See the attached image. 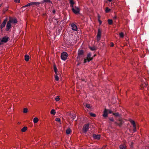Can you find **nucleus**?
Returning <instances> with one entry per match:
<instances>
[{
    "mask_svg": "<svg viewBox=\"0 0 149 149\" xmlns=\"http://www.w3.org/2000/svg\"><path fill=\"white\" fill-rule=\"evenodd\" d=\"M10 39L9 37L6 36L3 37L2 39H0V45L3 44L4 43H6Z\"/></svg>",
    "mask_w": 149,
    "mask_h": 149,
    "instance_id": "1",
    "label": "nucleus"
},
{
    "mask_svg": "<svg viewBox=\"0 0 149 149\" xmlns=\"http://www.w3.org/2000/svg\"><path fill=\"white\" fill-rule=\"evenodd\" d=\"M93 58L91 57V54L90 53H88L87 55V57L86 58H84V63H85L87 61L89 62L93 60Z\"/></svg>",
    "mask_w": 149,
    "mask_h": 149,
    "instance_id": "2",
    "label": "nucleus"
},
{
    "mask_svg": "<svg viewBox=\"0 0 149 149\" xmlns=\"http://www.w3.org/2000/svg\"><path fill=\"white\" fill-rule=\"evenodd\" d=\"M68 56V54L67 53L65 52H63L61 53V58L63 60H66Z\"/></svg>",
    "mask_w": 149,
    "mask_h": 149,
    "instance_id": "3",
    "label": "nucleus"
},
{
    "mask_svg": "<svg viewBox=\"0 0 149 149\" xmlns=\"http://www.w3.org/2000/svg\"><path fill=\"white\" fill-rule=\"evenodd\" d=\"M72 7V11L74 13L77 14L79 13L80 11V9L78 7H74V6H73V7Z\"/></svg>",
    "mask_w": 149,
    "mask_h": 149,
    "instance_id": "4",
    "label": "nucleus"
},
{
    "mask_svg": "<svg viewBox=\"0 0 149 149\" xmlns=\"http://www.w3.org/2000/svg\"><path fill=\"white\" fill-rule=\"evenodd\" d=\"M101 31L99 29H98L97 33V41H98L100 40L101 38Z\"/></svg>",
    "mask_w": 149,
    "mask_h": 149,
    "instance_id": "5",
    "label": "nucleus"
},
{
    "mask_svg": "<svg viewBox=\"0 0 149 149\" xmlns=\"http://www.w3.org/2000/svg\"><path fill=\"white\" fill-rule=\"evenodd\" d=\"M89 128V124H87L84 125L83 127L82 130L84 132L86 133L88 131Z\"/></svg>",
    "mask_w": 149,
    "mask_h": 149,
    "instance_id": "6",
    "label": "nucleus"
},
{
    "mask_svg": "<svg viewBox=\"0 0 149 149\" xmlns=\"http://www.w3.org/2000/svg\"><path fill=\"white\" fill-rule=\"evenodd\" d=\"M71 27L72 29L74 31H77V26L74 23L71 24Z\"/></svg>",
    "mask_w": 149,
    "mask_h": 149,
    "instance_id": "7",
    "label": "nucleus"
},
{
    "mask_svg": "<svg viewBox=\"0 0 149 149\" xmlns=\"http://www.w3.org/2000/svg\"><path fill=\"white\" fill-rule=\"evenodd\" d=\"M11 25L10 22L8 21L6 25V31H8L9 30V29L11 28Z\"/></svg>",
    "mask_w": 149,
    "mask_h": 149,
    "instance_id": "8",
    "label": "nucleus"
},
{
    "mask_svg": "<svg viewBox=\"0 0 149 149\" xmlns=\"http://www.w3.org/2000/svg\"><path fill=\"white\" fill-rule=\"evenodd\" d=\"M130 121L132 125L133 126V127L134 128L133 131L134 132L136 131V127L135 122L134 120H131Z\"/></svg>",
    "mask_w": 149,
    "mask_h": 149,
    "instance_id": "9",
    "label": "nucleus"
},
{
    "mask_svg": "<svg viewBox=\"0 0 149 149\" xmlns=\"http://www.w3.org/2000/svg\"><path fill=\"white\" fill-rule=\"evenodd\" d=\"M7 21V20L6 19L4 20L3 22L1 24L0 26V28L1 29H2L3 27H4L5 26Z\"/></svg>",
    "mask_w": 149,
    "mask_h": 149,
    "instance_id": "10",
    "label": "nucleus"
},
{
    "mask_svg": "<svg viewBox=\"0 0 149 149\" xmlns=\"http://www.w3.org/2000/svg\"><path fill=\"white\" fill-rule=\"evenodd\" d=\"M9 22H10L11 23H16L17 22V20L15 19H10L9 21Z\"/></svg>",
    "mask_w": 149,
    "mask_h": 149,
    "instance_id": "11",
    "label": "nucleus"
},
{
    "mask_svg": "<svg viewBox=\"0 0 149 149\" xmlns=\"http://www.w3.org/2000/svg\"><path fill=\"white\" fill-rule=\"evenodd\" d=\"M93 137L97 139H99L100 138V135H96L95 134H93Z\"/></svg>",
    "mask_w": 149,
    "mask_h": 149,
    "instance_id": "12",
    "label": "nucleus"
},
{
    "mask_svg": "<svg viewBox=\"0 0 149 149\" xmlns=\"http://www.w3.org/2000/svg\"><path fill=\"white\" fill-rule=\"evenodd\" d=\"M103 116L104 117H107V110L106 109H105L104 111L103 114Z\"/></svg>",
    "mask_w": 149,
    "mask_h": 149,
    "instance_id": "13",
    "label": "nucleus"
},
{
    "mask_svg": "<svg viewBox=\"0 0 149 149\" xmlns=\"http://www.w3.org/2000/svg\"><path fill=\"white\" fill-rule=\"evenodd\" d=\"M126 147V146L125 144H122L120 146V149H125Z\"/></svg>",
    "mask_w": 149,
    "mask_h": 149,
    "instance_id": "14",
    "label": "nucleus"
},
{
    "mask_svg": "<svg viewBox=\"0 0 149 149\" xmlns=\"http://www.w3.org/2000/svg\"><path fill=\"white\" fill-rule=\"evenodd\" d=\"M84 52L83 50H79L78 52V56H79L80 55L83 54Z\"/></svg>",
    "mask_w": 149,
    "mask_h": 149,
    "instance_id": "15",
    "label": "nucleus"
},
{
    "mask_svg": "<svg viewBox=\"0 0 149 149\" xmlns=\"http://www.w3.org/2000/svg\"><path fill=\"white\" fill-rule=\"evenodd\" d=\"M38 119L36 117L34 118L33 119V122L34 123H37L38 121Z\"/></svg>",
    "mask_w": 149,
    "mask_h": 149,
    "instance_id": "16",
    "label": "nucleus"
},
{
    "mask_svg": "<svg viewBox=\"0 0 149 149\" xmlns=\"http://www.w3.org/2000/svg\"><path fill=\"white\" fill-rule=\"evenodd\" d=\"M29 57L28 55H26L25 56V60L26 61H29Z\"/></svg>",
    "mask_w": 149,
    "mask_h": 149,
    "instance_id": "17",
    "label": "nucleus"
},
{
    "mask_svg": "<svg viewBox=\"0 0 149 149\" xmlns=\"http://www.w3.org/2000/svg\"><path fill=\"white\" fill-rule=\"evenodd\" d=\"M27 127H24L22 129L21 131L22 132H24L27 130Z\"/></svg>",
    "mask_w": 149,
    "mask_h": 149,
    "instance_id": "18",
    "label": "nucleus"
},
{
    "mask_svg": "<svg viewBox=\"0 0 149 149\" xmlns=\"http://www.w3.org/2000/svg\"><path fill=\"white\" fill-rule=\"evenodd\" d=\"M70 3V6L71 7H73L74 4V2L73 0H69Z\"/></svg>",
    "mask_w": 149,
    "mask_h": 149,
    "instance_id": "19",
    "label": "nucleus"
},
{
    "mask_svg": "<svg viewBox=\"0 0 149 149\" xmlns=\"http://www.w3.org/2000/svg\"><path fill=\"white\" fill-rule=\"evenodd\" d=\"M71 132V130L70 129V128H68L66 130V133L67 134H70Z\"/></svg>",
    "mask_w": 149,
    "mask_h": 149,
    "instance_id": "20",
    "label": "nucleus"
},
{
    "mask_svg": "<svg viewBox=\"0 0 149 149\" xmlns=\"http://www.w3.org/2000/svg\"><path fill=\"white\" fill-rule=\"evenodd\" d=\"M50 113L51 114L55 115L56 114V112L55 110L52 109L50 111Z\"/></svg>",
    "mask_w": 149,
    "mask_h": 149,
    "instance_id": "21",
    "label": "nucleus"
},
{
    "mask_svg": "<svg viewBox=\"0 0 149 149\" xmlns=\"http://www.w3.org/2000/svg\"><path fill=\"white\" fill-rule=\"evenodd\" d=\"M108 24L109 25H111L113 24V21L111 19H108Z\"/></svg>",
    "mask_w": 149,
    "mask_h": 149,
    "instance_id": "22",
    "label": "nucleus"
},
{
    "mask_svg": "<svg viewBox=\"0 0 149 149\" xmlns=\"http://www.w3.org/2000/svg\"><path fill=\"white\" fill-rule=\"evenodd\" d=\"M110 10H111L108 7H107L106 8L105 12L106 13H108L109 12Z\"/></svg>",
    "mask_w": 149,
    "mask_h": 149,
    "instance_id": "23",
    "label": "nucleus"
},
{
    "mask_svg": "<svg viewBox=\"0 0 149 149\" xmlns=\"http://www.w3.org/2000/svg\"><path fill=\"white\" fill-rule=\"evenodd\" d=\"M31 6V2L29 3H27L26 5H25L24 6H23L22 8H24L26 7L29 6Z\"/></svg>",
    "mask_w": 149,
    "mask_h": 149,
    "instance_id": "24",
    "label": "nucleus"
},
{
    "mask_svg": "<svg viewBox=\"0 0 149 149\" xmlns=\"http://www.w3.org/2000/svg\"><path fill=\"white\" fill-rule=\"evenodd\" d=\"M42 3V2H35V5L37 6H38L40 4Z\"/></svg>",
    "mask_w": 149,
    "mask_h": 149,
    "instance_id": "25",
    "label": "nucleus"
},
{
    "mask_svg": "<svg viewBox=\"0 0 149 149\" xmlns=\"http://www.w3.org/2000/svg\"><path fill=\"white\" fill-rule=\"evenodd\" d=\"M120 37L121 38H123L124 36V34L123 32H121L119 33Z\"/></svg>",
    "mask_w": 149,
    "mask_h": 149,
    "instance_id": "26",
    "label": "nucleus"
},
{
    "mask_svg": "<svg viewBox=\"0 0 149 149\" xmlns=\"http://www.w3.org/2000/svg\"><path fill=\"white\" fill-rule=\"evenodd\" d=\"M28 112V109L27 108H24L23 109V112L24 113H27Z\"/></svg>",
    "mask_w": 149,
    "mask_h": 149,
    "instance_id": "27",
    "label": "nucleus"
},
{
    "mask_svg": "<svg viewBox=\"0 0 149 149\" xmlns=\"http://www.w3.org/2000/svg\"><path fill=\"white\" fill-rule=\"evenodd\" d=\"M45 2H48L49 3H51V2L50 0H43V1H42V3Z\"/></svg>",
    "mask_w": 149,
    "mask_h": 149,
    "instance_id": "28",
    "label": "nucleus"
},
{
    "mask_svg": "<svg viewBox=\"0 0 149 149\" xmlns=\"http://www.w3.org/2000/svg\"><path fill=\"white\" fill-rule=\"evenodd\" d=\"M55 120L56 121L59 122L60 124H61V120H60V118H56V119H55Z\"/></svg>",
    "mask_w": 149,
    "mask_h": 149,
    "instance_id": "29",
    "label": "nucleus"
},
{
    "mask_svg": "<svg viewBox=\"0 0 149 149\" xmlns=\"http://www.w3.org/2000/svg\"><path fill=\"white\" fill-rule=\"evenodd\" d=\"M119 121L120 122V123L119 124V125L120 126L124 122L121 119H119Z\"/></svg>",
    "mask_w": 149,
    "mask_h": 149,
    "instance_id": "30",
    "label": "nucleus"
},
{
    "mask_svg": "<svg viewBox=\"0 0 149 149\" xmlns=\"http://www.w3.org/2000/svg\"><path fill=\"white\" fill-rule=\"evenodd\" d=\"M90 49L92 51H93L96 49L95 48V47H89Z\"/></svg>",
    "mask_w": 149,
    "mask_h": 149,
    "instance_id": "31",
    "label": "nucleus"
},
{
    "mask_svg": "<svg viewBox=\"0 0 149 149\" xmlns=\"http://www.w3.org/2000/svg\"><path fill=\"white\" fill-rule=\"evenodd\" d=\"M86 106L88 109H91V107L90 104H86Z\"/></svg>",
    "mask_w": 149,
    "mask_h": 149,
    "instance_id": "32",
    "label": "nucleus"
},
{
    "mask_svg": "<svg viewBox=\"0 0 149 149\" xmlns=\"http://www.w3.org/2000/svg\"><path fill=\"white\" fill-rule=\"evenodd\" d=\"M90 115L92 117H95L96 116V115L95 113H90Z\"/></svg>",
    "mask_w": 149,
    "mask_h": 149,
    "instance_id": "33",
    "label": "nucleus"
},
{
    "mask_svg": "<svg viewBox=\"0 0 149 149\" xmlns=\"http://www.w3.org/2000/svg\"><path fill=\"white\" fill-rule=\"evenodd\" d=\"M55 100L57 101H59L60 100V98L58 96H57Z\"/></svg>",
    "mask_w": 149,
    "mask_h": 149,
    "instance_id": "34",
    "label": "nucleus"
},
{
    "mask_svg": "<svg viewBox=\"0 0 149 149\" xmlns=\"http://www.w3.org/2000/svg\"><path fill=\"white\" fill-rule=\"evenodd\" d=\"M55 77L56 80L58 81L59 80V78L57 75H55Z\"/></svg>",
    "mask_w": 149,
    "mask_h": 149,
    "instance_id": "35",
    "label": "nucleus"
},
{
    "mask_svg": "<svg viewBox=\"0 0 149 149\" xmlns=\"http://www.w3.org/2000/svg\"><path fill=\"white\" fill-rule=\"evenodd\" d=\"M54 70L56 74L57 73V69L56 67L54 66Z\"/></svg>",
    "mask_w": 149,
    "mask_h": 149,
    "instance_id": "36",
    "label": "nucleus"
},
{
    "mask_svg": "<svg viewBox=\"0 0 149 149\" xmlns=\"http://www.w3.org/2000/svg\"><path fill=\"white\" fill-rule=\"evenodd\" d=\"M113 114L115 116H119V113H113Z\"/></svg>",
    "mask_w": 149,
    "mask_h": 149,
    "instance_id": "37",
    "label": "nucleus"
},
{
    "mask_svg": "<svg viewBox=\"0 0 149 149\" xmlns=\"http://www.w3.org/2000/svg\"><path fill=\"white\" fill-rule=\"evenodd\" d=\"M31 6H33L35 5V2H31Z\"/></svg>",
    "mask_w": 149,
    "mask_h": 149,
    "instance_id": "38",
    "label": "nucleus"
},
{
    "mask_svg": "<svg viewBox=\"0 0 149 149\" xmlns=\"http://www.w3.org/2000/svg\"><path fill=\"white\" fill-rule=\"evenodd\" d=\"M14 1L16 2H17L18 3H20V0H15Z\"/></svg>",
    "mask_w": 149,
    "mask_h": 149,
    "instance_id": "39",
    "label": "nucleus"
},
{
    "mask_svg": "<svg viewBox=\"0 0 149 149\" xmlns=\"http://www.w3.org/2000/svg\"><path fill=\"white\" fill-rule=\"evenodd\" d=\"M107 111L109 113H112V111L111 110H107Z\"/></svg>",
    "mask_w": 149,
    "mask_h": 149,
    "instance_id": "40",
    "label": "nucleus"
},
{
    "mask_svg": "<svg viewBox=\"0 0 149 149\" xmlns=\"http://www.w3.org/2000/svg\"><path fill=\"white\" fill-rule=\"evenodd\" d=\"M97 17L98 20H100V15L99 14H98Z\"/></svg>",
    "mask_w": 149,
    "mask_h": 149,
    "instance_id": "41",
    "label": "nucleus"
},
{
    "mask_svg": "<svg viewBox=\"0 0 149 149\" xmlns=\"http://www.w3.org/2000/svg\"><path fill=\"white\" fill-rule=\"evenodd\" d=\"M113 46H114V44L113 43L111 42V43L110 46L111 47H113Z\"/></svg>",
    "mask_w": 149,
    "mask_h": 149,
    "instance_id": "42",
    "label": "nucleus"
},
{
    "mask_svg": "<svg viewBox=\"0 0 149 149\" xmlns=\"http://www.w3.org/2000/svg\"><path fill=\"white\" fill-rule=\"evenodd\" d=\"M98 22H99L100 23V25L102 23V22L100 20V19L98 20Z\"/></svg>",
    "mask_w": 149,
    "mask_h": 149,
    "instance_id": "43",
    "label": "nucleus"
},
{
    "mask_svg": "<svg viewBox=\"0 0 149 149\" xmlns=\"http://www.w3.org/2000/svg\"><path fill=\"white\" fill-rule=\"evenodd\" d=\"M75 118V115H74V116H73V117L72 118V120H74V118Z\"/></svg>",
    "mask_w": 149,
    "mask_h": 149,
    "instance_id": "44",
    "label": "nucleus"
},
{
    "mask_svg": "<svg viewBox=\"0 0 149 149\" xmlns=\"http://www.w3.org/2000/svg\"><path fill=\"white\" fill-rule=\"evenodd\" d=\"M110 120H111V121H113V118H110Z\"/></svg>",
    "mask_w": 149,
    "mask_h": 149,
    "instance_id": "45",
    "label": "nucleus"
},
{
    "mask_svg": "<svg viewBox=\"0 0 149 149\" xmlns=\"http://www.w3.org/2000/svg\"><path fill=\"white\" fill-rule=\"evenodd\" d=\"M114 18V19H116V18H117V17H116V16H115V17H114V18Z\"/></svg>",
    "mask_w": 149,
    "mask_h": 149,
    "instance_id": "46",
    "label": "nucleus"
},
{
    "mask_svg": "<svg viewBox=\"0 0 149 149\" xmlns=\"http://www.w3.org/2000/svg\"><path fill=\"white\" fill-rule=\"evenodd\" d=\"M108 1L110 2L112 1V0H108Z\"/></svg>",
    "mask_w": 149,
    "mask_h": 149,
    "instance_id": "47",
    "label": "nucleus"
},
{
    "mask_svg": "<svg viewBox=\"0 0 149 149\" xmlns=\"http://www.w3.org/2000/svg\"><path fill=\"white\" fill-rule=\"evenodd\" d=\"M53 12H54V13L55 12V10H54Z\"/></svg>",
    "mask_w": 149,
    "mask_h": 149,
    "instance_id": "48",
    "label": "nucleus"
},
{
    "mask_svg": "<svg viewBox=\"0 0 149 149\" xmlns=\"http://www.w3.org/2000/svg\"><path fill=\"white\" fill-rule=\"evenodd\" d=\"M96 56V55H94V56Z\"/></svg>",
    "mask_w": 149,
    "mask_h": 149,
    "instance_id": "49",
    "label": "nucleus"
}]
</instances>
